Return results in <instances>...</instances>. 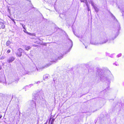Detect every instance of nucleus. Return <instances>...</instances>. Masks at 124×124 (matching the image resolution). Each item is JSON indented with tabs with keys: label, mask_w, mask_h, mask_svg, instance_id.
<instances>
[{
	"label": "nucleus",
	"mask_w": 124,
	"mask_h": 124,
	"mask_svg": "<svg viewBox=\"0 0 124 124\" xmlns=\"http://www.w3.org/2000/svg\"><path fill=\"white\" fill-rule=\"evenodd\" d=\"M23 49L21 48H19L18 50V52L16 53L17 55L19 57H20L22 55Z\"/></svg>",
	"instance_id": "obj_1"
},
{
	"label": "nucleus",
	"mask_w": 124,
	"mask_h": 124,
	"mask_svg": "<svg viewBox=\"0 0 124 124\" xmlns=\"http://www.w3.org/2000/svg\"><path fill=\"white\" fill-rule=\"evenodd\" d=\"M24 32L29 35H31V36H35V34L34 33H32L28 32H25V31H24Z\"/></svg>",
	"instance_id": "obj_4"
},
{
	"label": "nucleus",
	"mask_w": 124,
	"mask_h": 124,
	"mask_svg": "<svg viewBox=\"0 0 124 124\" xmlns=\"http://www.w3.org/2000/svg\"><path fill=\"white\" fill-rule=\"evenodd\" d=\"M7 52L8 53H10L11 52V50L10 49H8L7 50Z\"/></svg>",
	"instance_id": "obj_9"
},
{
	"label": "nucleus",
	"mask_w": 124,
	"mask_h": 124,
	"mask_svg": "<svg viewBox=\"0 0 124 124\" xmlns=\"http://www.w3.org/2000/svg\"><path fill=\"white\" fill-rule=\"evenodd\" d=\"M15 59V58L14 57L12 56H10L8 59V60L7 61L9 63L11 62L14 60Z\"/></svg>",
	"instance_id": "obj_2"
},
{
	"label": "nucleus",
	"mask_w": 124,
	"mask_h": 124,
	"mask_svg": "<svg viewBox=\"0 0 124 124\" xmlns=\"http://www.w3.org/2000/svg\"><path fill=\"white\" fill-rule=\"evenodd\" d=\"M31 48V47L30 46H27L25 47V50L28 51Z\"/></svg>",
	"instance_id": "obj_5"
},
{
	"label": "nucleus",
	"mask_w": 124,
	"mask_h": 124,
	"mask_svg": "<svg viewBox=\"0 0 124 124\" xmlns=\"http://www.w3.org/2000/svg\"><path fill=\"white\" fill-rule=\"evenodd\" d=\"M108 41V40L106 39L105 40H104L102 43V44L105 43L107 42Z\"/></svg>",
	"instance_id": "obj_7"
},
{
	"label": "nucleus",
	"mask_w": 124,
	"mask_h": 124,
	"mask_svg": "<svg viewBox=\"0 0 124 124\" xmlns=\"http://www.w3.org/2000/svg\"><path fill=\"white\" fill-rule=\"evenodd\" d=\"M47 122H46V123H45V124H47Z\"/></svg>",
	"instance_id": "obj_10"
},
{
	"label": "nucleus",
	"mask_w": 124,
	"mask_h": 124,
	"mask_svg": "<svg viewBox=\"0 0 124 124\" xmlns=\"http://www.w3.org/2000/svg\"><path fill=\"white\" fill-rule=\"evenodd\" d=\"M0 29H4L5 27V25L3 23H0Z\"/></svg>",
	"instance_id": "obj_3"
},
{
	"label": "nucleus",
	"mask_w": 124,
	"mask_h": 124,
	"mask_svg": "<svg viewBox=\"0 0 124 124\" xmlns=\"http://www.w3.org/2000/svg\"><path fill=\"white\" fill-rule=\"evenodd\" d=\"M1 19L0 18V20Z\"/></svg>",
	"instance_id": "obj_12"
},
{
	"label": "nucleus",
	"mask_w": 124,
	"mask_h": 124,
	"mask_svg": "<svg viewBox=\"0 0 124 124\" xmlns=\"http://www.w3.org/2000/svg\"><path fill=\"white\" fill-rule=\"evenodd\" d=\"M10 42L9 41H8L6 43V45L7 46H8L10 44Z\"/></svg>",
	"instance_id": "obj_6"
},
{
	"label": "nucleus",
	"mask_w": 124,
	"mask_h": 124,
	"mask_svg": "<svg viewBox=\"0 0 124 124\" xmlns=\"http://www.w3.org/2000/svg\"><path fill=\"white\" fill-rule=\"evenodd\" d=\"M51 118H50V119H51Z\"/></svg>",
	"instance_id": "obj_11"
},
{
	"label": "nucleus",
	"mask_w": 124,
	"mask_h": 124,
	"mask_svg": "<svg viewBox=\"0 0 124 124\" xmlns=\"http://www.w3.org/2000/svg\"><path fill=\"white\" fill-rule=\"evenodd\" d=\"M54 118H53L52 119L51 121V124H53V123L54 121Z\"/></svg>",
	"instance_id": "obj_8"
}]
</instances>
